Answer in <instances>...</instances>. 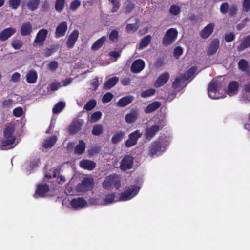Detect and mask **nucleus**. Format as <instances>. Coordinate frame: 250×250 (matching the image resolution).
Returning <instances> with one entry per match:
<instances>
[{
	"label": "nucleus",
	"mask_w": 250,
	"mask_h": 250,
	"mask_svg": "<svg viewBox=\"0 0 250 250\" xmlns=\"http://www.w3.org/2000/svg\"><path fill=\"white\" fill-rule=\"evenodd\" d=\"M50 90L54 91L57 90L60 86V83L58 82H53L49 84Z\"/></svg>",
	"instance_id": "obj_59"
},
{
	"label": "nucleus",
	"mask_w": 250,
	"mask_h": 250,
	"mask_svg": "<svg viewBox=\"0 0 250 250\" xmlns=\"http://www.w3.org/2000/svg\"><path fill=\"white\" fill-rule=\"evenodd\" d=\"M49 68L51 71L55 70L58 66V63L56 61H52L48 64Z\"/></svg>",
	"instance_id": "obj_62"
},
{
	"label": "nucleus",
	"mask_w": 250,
	"mask_h": 250,
	"mask_svg": "<svg viewBox=\"0 0 250 250\" xmlns=\"http://www.w3.org/2000/svg\"><path fill=\"white\" fill-rule=\"evenodd\" d=\"M125 132L119 131L113 136L111 142L113 144H116L119 143L124 137Z\"/></svg>",
	"instance_id": "obj_35"
},
{
	"label": "nucleus",
	"mask_w": 250,
	"mask_h": 250,
	"mask_svg": "<svg viewBox=\"0 0 250 250\" xmlns=\"http://www.w3.org/2000/svg\"><path fill=\"white\" fill-rule=\"evenodd\" d=\"M65 103L63 102H59L53 108V112L54 114L60 113L64 107Z\"/></svg>",
	"instance_id": "obj_42"
},
{
	"label": "nucleus",
	"mask_w": 250,
	"mask_h": 250,
	"mask_svg": "<svg viewBox=\"0 0 250 250\" xmlns=\"http://www.w3.org/2000/svg\"><path fill=\"white\" fill-rule=\"evenodd\" d=\"M103 127L101 124H96L93 127L92 133L95 136H99L103 133Z\"/></svg>",
	"instance_id": "obj_37"
},
{
	"label": "nucleus",
	"mask_w": 250,
	"mask_h": 250,
	"mask_svg": "<svg viewBox=\"0 0 250 250\" xmlns=\"http://www.w3.org/2000/svg\"><path fill=\"white\" fill-rule=\"evenodd\" d=\"M180 11V8L175 5H172L169 9L170 13L173 15H178Z\"/></svg>",
	"instance_id": "obj_56"
},
{
	"label": "nucleus",
	"mask_w": 250,
	"mask_h": 250,
	"mask_svg": "<svg viewBox=\"0 0 250 250\" xmlns=\"http://www.w3.org/2000/svg\"><path fill=\"white\" fill-rule=\"evenodd\" d=\"M80 166L84 169L91 170L95 167L96 163L91 160H83L80 162Z\"/></svg>",
	"instance_id": "obj_22"
},
{
	"label": "nucleus",
	"mask_w": 250,
	"mask_h": 250,
	"mask_svg": "<svg viewBox=\"0 0 250 250\" xmlns=\"http://www.w3.org/2000/svg\"><path fill=\"white\" fill-rule=\"evenodd\" d=\"M138 21H139L138 19H136V23L134 24H128L127 25L126 27V30L127 32H134L136 31L139 27L138 25Z\"/></svg>",
	"instance_id": "obj_41"
},
{
	"label": "nucleus",
	"mask_w": 250,
	"mask_h": 250,
	"mask_svg": "<svg viewBox=\"0 0 250 250\" xmlns=\"http://www.w3.org/2000/svg\"><path fill=\"white\" fill-rule=\"evenodd\" d=\"M178 35V31L175 28H170L167 30L163 39L162 43L165 45L172 44L175 40Z\"/></svg>",
	"instance_id": "obj_4"
},
{
	"label": "nucleus",
	"mask_w": 250,
	"mask_h": 250,
	"mask_svg": "<svg viewBox=\"0 0 250 250\" xmlns=\"http://www.w3.org/2000/svg\"><path fill=\"white\" fill-rule=\"evenodd\" d=\"M160 129V127L158 125H154L149 128H148L145 133V138L148 140H150L155 135Z\"/></svg>",
	"instance_id": "obj_19"
},
{
	"label": "nucleus",
	"mask_w": 250,
	"mask_h": 250,
	"mask_svg": "<svg viewBox=\"0 0 250 250\" xmlns=\"http://www.w3.org/2000/svg\"><path fill=\"white\" fill-rule=\"evenodd\" d=\"M214 26L215 25L213 23H210L207 25L201 31L200 33L201 37L203 39H206L209 37L213 31Z\"/></svg>",
	"instance_id": "obj_15"
},
{
	"label": "nucleus",
	"mask_w": 250,
	"mask_h": 250,
	"mask_svg": "<svg viewBox=\"0 0 250 250\" xmlns=\"http://www.w3.org/2000/svg\"><path fill=\"white\" fill-rule=\"evenodd\" d=\"M238 66L240 70L246 72L249 66V63L246 60L241 59L238 62Z\"/></svg>",
	"instance_id": "obj_39"
},
{
	"label": "nucleus",
	"mask_w": 250,
	"mask_h": 250,
	"mask_svg": "<svg viewBox=\"0 0 250 250\" xmlns=\"http://www.w3.org/2000/svg\"><path fill=\"white\" fill-rule=\"evenodd\" d=\"M56 49L54 46H52L50 48H46L44 50V54L46 57H48L50 56L55 50Z\"/></svg>",
	"instance_id": "obj_58"
},
{
	"label": "nucleus",
	"mask_w": 250,
	"mask_h": 250,
	"mask_svg": "<svg viewBox=\"0 0 250 250\" xmlns=\"http://www.w3.org/2000/svg\"><path fill=\"white\" fill-rule=\"evenodd\" d=\"M133 162V158L131 156L126 155L121 162V169L124 170L130 169L132 167Z\"/></svg>",
	"instance_id": "obj_9"
},
{
	"label": "nucleus",
	"mask_w": 250,
	"mask_h": 250,
	"mask_svg": "<svg viewBox=\"0 0 250 250\" xmlns=\"http://www.w3.org/2000/svg\"><path fill=\"white\" fill-rule=\"evenodd\" d=\"M139 190V188L137 187H131L122 193L120 199L123 201L129 200L137 194Z\"/></svg>",
	"instance_id": "obj_6"
},
{
	"label": "nucleus",
	"mask_w": 250,
	"mask_h": 250,
	"mask_svg": "<svg viewBox=\"0 0 250 250\" xmlns=\"http://www.w3.org/2000/svg\"><path fill=\"white\" fill-rule=\"evenodd\" d=\"M67 29V25L66 22L65 21L62 22L57 27L55 32L56 37L59 38L60 37L64 36L66 32Z\"/></svg>",
	"instance_id": "obj_18"
},
{
	"label": "nucleus",
	"mask_w": 250,
	"mask_h": 250,
	"mask_svg": "<svg viewBox=\"0 0 250 250\" xmlns=\"http://www.w3.org/2000/svg\"><path fill=\"white\" fill-rule=\"evenodd\" d=\"M225 40L227 42H230L232 41L235 38V35L232 33L226 34L225 35Z\"/></svg>",
	"instance_id": "obj_60"
},
{
	"label": "nucleus",
	"mask_w": 250,
	"mask_h": 250,
	"mask_svg": "<svg viewBox=\"0 0 250 250\" xmlns=\"http://www.w3.org/2000/svg\"><path fill=\"white\" fill-rule=\"evenodd\" d=\"M142 134L139 130H136L129 135V139L125 142V146L127 147H131L136 144L137 140Z\"/></svg>",
	"instance_id": "obj_7"
},
{
	"label": "nucleus",
	"mask_w": 250,
	"mask_h": 250,
	"mask_svg": "<svg viewBox=\"0 0 250 250\" xmlns=\"http://www.w3.org/2000/svg\"><path fill=\"white\" fill-rule=\"evenodd\" d=\"M139 115L138 110L137 109H132L130 113L126 114L125 117V120L126 123L131 124L136 121Z\"/></svg>",
	"instance_id": "obj_21"
},
{
	"label": "nucleus",
	"mask_w": 250,
	"mask_h": 250,
	"mask_svg": "<svg viewBox=\"0 0 250 250\" xmlns=\"http://www.w3.org/2000/svg\"><path fill=\"white\" fill-rule=\"evenodd\" d=\"M37 79V74L35 70H30L26 75V81L29 83H34L36 82Z\"/></svg>",
	"instance_id": "obj_30"
},
{
	"label": "nucleus",
	"mask_w": 250,
	"mask_h": 250,
	"mask_svg": "<svg viewBox=\"0 0 250 250\" xmlns=\"http://www.w3.org/2000/svg\"><path fill=\"white\" fill-rule=\"evenodd\" d=\"M196 70L197 68L196 67H192L185 74L181 75V76L185 81L188 80L195 73Z\"/></svg>",
	"instance_id": "obj_36"
},
{
	"label": "nucleus",
	"mask_w": 250,
	"mask_h": 250,
	"mask_svg": "<svg viewBox=\"0 0 250 250\" xmlns=\"http://www.w3.org/2000/svg\"><path fill=\"white\" fill-rule=\"evenodd\" d=\"M21 2V0H9V6L13 9H16L20 5Z\"/></svg>",
	"instance_id": "obj_49"
},
{
	"label": "nucleus",
	"mask_w": 250,
	"mask_h": 250,
	"mask_svg": "<svg viewBox=\"0 0 250 250\" xmlns=\"http://www.w3.org/2000/svg\"><path fill=\"white\" fill-rule=\"evenodd\" d=\"M94 181L92 178H85L81 183L78 184L76 188L78 192H85L93 188Z\"/></svg>",
	"instance_id": "obj_5"
},
{
	"label": "nucleus",
	"mask_w": 250,
	"mask_h": 250,
	"mask_svg": "<svg viewBox=\"0 0 250 250\" xmlns=\"http://www.w3.org/2000/svg\"><path fill=\"white\" fill-rule=\"evenodd\" d=\"M102 116V113L100 111H96L94 112L91 116L90 122L96 123L97 122Z\"/></svg>",
	"instance_id": "obj_44"
},
{
	"label": "nucleus",
	"mask_w": 250,
	"mask_h": 250,
	"mask_svg": "<svg viewBox=\"0 0 250 250\" xmlns=\"http://www.w3.org/2000/svg\"><path fill=\"white\" fill-rule=\"evenodd\" d=\"M219 46V41L217 39L213 40L208 47L207 54L209 56L214 54Z\"/></svg>",
	"instance_id": "obj_16"
},
{
	"label": "nucleus",
	"mask_w": 250,
	"mask_h": 250,
	"mask_svg": "<svg viewBox=\"0 0 250 250\" xmlns=\"http://www.w3.org/2000/svg\"><path fill=\"white\" fill-rule=\"evenodd\" d=\"M221 83L217 79H213L209 83L208 87V96L212 99H219L222 98L219 93L221 89Z\"/></svg>",
	"instance_id": "obj_1"
},
{
	"label": "nucleus",
	"mask_w": 250,
	"mask_h": 250,
	"mask_svg": "<svg viewBox=\"0 0 250 250\" xmlns=\"http://www.w3.org/2000/svg\"><path fill=\"white\" fill-rule=\"evenodd\" d=\"M229 10V4L227 2H225L222 4L220 6V11L223 14H225Z\"/></svg>",
	"instance_id": "obj_57"
},
{
	"label": "nucleus",
	"mask_w": 250,
	"mask_h": 250,
	"mask_svg": "<svg viewBox=\"0 0 250 250\" xmlns=\"http://www.w3.org/2000/svg\"><path fill=\"white\" fill-rule=\"evenodd\" d=\"M115 199V195L114 194L111 193L107 195L105 199H104V204L107 205L108 204L112 203Z\"/></svg>",
	"instance_id": "obj_50"
},
{
	"label": "nucleus",
	"mask_w": 250,
	"mask_h": 250,
	"mask_svg": "<svg viewBox=\"0 0 250 250\" xmlns=\"http://www.w3.org/2000/svg\"><path fill=\"white\" fill-rule=\"evenodd\" d=\"M169 78V75L168 73H164L159 76L155 81V86L159 87L164 85L168 81Z\"/></svg>",
	"instance_id": "obj_20"
},
{
	"label": "nucleus",
	"mask_w": 250,
	"mask_h": 250,
	"mask_svg": "<svg viewBox=\"0 0 250 250\" xmlns=\"http://www.w3.org/2000/svg\"><path fill=\"white\" fill-rule=\"evenodd\" d=\"M16 32V29L13 27L7 28L3 30L0 33V40L5 41Z\"/></svg>",
	"instance_id": "obj_13"
},
{
	"label": "nucleus",
	"mask_w": 250,
	"mask_h": 250,
	"mask_svg": "<svg viewBox=\"0 0 250 250\" xmlns=\"http://www.w3.org/2000/svg\"><path fill=\"white\" fill-rule=\"evenodd\" d=\"M79 37V32L77 30H74L68 38L67 41V46L69 48H71L74 45Z\"/></svg>",
	"instance_id": "obj_14"
},
{
	"label": "nucleus",
	"mask_w": 250,
	"mask_h": 250,
	"mask_svg": "<svg viewBox=\"0 0 250 250\" xmlns=\"http://www.w3.org/2000/svg\"><path fill=\"white\" fill-rule=\"evenodd\" d=\"M81 2L79 0H75L70 4V9L72 11H75L80 5Z\"/></svg>",
	"instance_id": "obj_54"
},
{
	"label": "nucleus",
	"mask_w": 250,
	"mask_h": 250,
	"mask_svg": "<svg viewBox=\"0 0 250 250\" xmlns=\"http://www.w3.org/2000/svg\"><path fill=\"white\" fill-rule=\"evenodd\" d=\"M155 90L153 89H150L146 90L141 93V96L144 98H146L154 94Z\"/></svg>",
	"instance_id": "obj_52"
},
{
	"label": "nucleus",
	"mask_w": 250,
	"mask_h": 250,
	"mask_svg": "<svg viewBox=\"0 0 250 250\" xmlns=\"http://www.w3.org/2000/svg\"><path fill=\"white\" fill-rule=\"evenodd\" d=\"M57 141V137L56 136H52L48 140H47L43 145V146L45 148L51 147L56 143Z\"/></svg>",
	"instance_id": "obj_38"
},
{
	"label": "nucleus",
	"mask_w": 250,
	"mask_h": 250,
	"mask_svg": "<svg viewBox=\"0 0 250 250\" xmlns=\"http://www.w3.org/2000/svg\"><path fill=\"white\" fill-rule=\"evenodd\" d=\"M183 52V48L180 46H177L174 50L173 55L176 59H178L182 54Z\"/></svg>",
	"instance_id": "obj_53"
},
{
	"label": "nucleus",
	"mask_w": 250,
	"mask_h": 250,
	"mask_svg": "<svg viewBox=\"0 0 250 250\" xmlns=\"http://www.w3.org/2000/svg\"><path fill=\"white\" fill-rule=\"evenodd\" d=\"M145 62L141 59L135 60L131 65V70L132 72L137 73L140 72L144 68Z\"/></svg>",
	"instance_id": "obj_12"
},
{
	"label": "nucleus",
	"mask_w": 250,
	"mask_h": 250,
	"mask_svg": "<svg viewBox=\"0 0 250 250\" xmlns=\"http://www.w3.org/2000/svg\"><path fill=\"white\" fill-rule=\"evenodd\" d=\"M49 191V187L47 184L38 185L37 187V190L34 196L36 197V195H38L39 196L42 197L44 194Z\"/></svg>",
	"instance_id": "obj_28"
},
{
	"label": "nucleus",
	"mask_w": 250,
	"mask_h": 250,
	"mask_svg": "<svg viewBox=\"0 0 250 250\" xmlns=\"http://www.w3.org/2000/svg\"><path fill=\"white\" fill-rule=\"evenodd\" d=\"M103 186L104 189H110L114 187L118 189L120 186V181L117 175H110L105 178L103 183Z\"/></svg>",
	"instance_id": "obj_2"
},
{
	"label": "nucleus",
	"mask_w": 250,
	"mask_h": 250,
	"mask_svg": "<svg viewBox=\"0 0 250 250\" xmlns=\"http://www.w3.org/2000/svg\"><path fill=\"white\" fill-rule=\"evenodd\" d=\"M96 105V101L95 100L89 101L84 106V109L87 111H90Z\"/></svg>",
	"instance_id": "obj_43"
},
{
	"label": "nucleus",
	"mask_w": 250,
	"mask_h": 250,
	"mask_svg": "<svg viewBox=\"0 0 250 250\" xmlns=\"http://www.w3.org/2000/svg\"><path fill=\"white\" fill-rule=\"evenodd\" d=\"M83 123V120L82 119L74 120L69 126V133L71 134H75L78 132L80 130Z\"/></svg>",
	"instance_id": "obj_10"
},
{
	"label": "nucleus",
	"mask_w": 250,
	"mask_h": 250,
	"mask_svg": "<svg viewBox=\"0 0 250 250\" xmlns=\"http://www.w3.org/2000/svg\"><path fill=\"white\" fill-rule=\"evenodd\" d=\"M73 208L76 209L82 208L87 206V202L82 197L74 198L71 202Z\"/></svg>",
	"instance_id": "obj_11"
},
{
	"label": "nucleus",
	"mask_w": 250,
	"mask_h": 250,
	"mask_svg": "<svg viewBox=\"0 0 250 250\" xmlns=\"http://www.w3.org/2000/svg\"><path fill=\"white\" fill-rule=\"evenodd\" d=\"M250 46V35L245 37L242 42L238 47V50L241 51Z\"/></svg>",
	"instance_id": "obj_32"
},
{
	"label": "nucleus",
	"mask_w": 250,
	"mask_h": 250,
	"mask_svg": "<svg viewBox=\"0 0 250 250\" xmlns=\"http://www.w3.org/2000/svg\"><path fill=\"white\" fill-rule=\"evenodd\" d=\"M161 149V146L159 142L158 141H155L154 142L149 149V154L153 156L155 154H156L157 152H158Z\"/></svg>",
	"instance_id": "obj_31"
},
{
	"label": "nucleus",
	"mask_w": 250,
	"mask_h": 250,
	"mask_svg": "<svg viewBox=\"0 0 250 250\" xmlns=\"http://www.w3.org/2000/svg\"><path fill=\"white\" fill-rule=\"evenodd\" d=\"M125 4V11L127 13L130 12L135 7V4L131 0H127Z\"/></svg>",
	"instance_id": "obj_48"
},
{
	"label": "nucleus",
	"mask_w": 250,
	"mask_h": 250,
	"mask_svg": "<svg viewBox=\"0 0 250 250\" xmlns=\"http://www.w3.org/2000/svg\"><path fill=\"white\" fill-rule=\"evenodd\" d=\"M243 9L246 12H248L250 8V0H244L243 3Z\"/></svg>",
	"instance_id": "obj_61"
},
{
	"label": "nucleus",
	"mask_w": 250,
	"mask_h": 250,
	"mask_svg": "<svg viewBox=\"0 0 250 250\" xmlns=\"http://www.w3.org/2000/svg\"><path fill=\"white\" fill-rule=\"evenodd\" d=\"M65 4V0H56L55 8L57 11L61 12L64 8Z\"/></svg>",
	"instance_id": "obj_40"
},
{
	"label": "nucleus",
	"mask_w": 250,
	"mask_h": 250,
	"mask_svg": "<svg viewBox=\"0 0 250 250\" xmlns=\"http://www.w3.org/2000/svg\"><path fill=\"white\" fill-rule=\"evenodd\" d=\"M118 32L114 30L111 31L109 35V39L113 42H116L118 40Z\"/></svg>",
	"instance_id": "obj_51"
},
{
	"label": "nucleus",
	"mask_w": 250,
	"mask_h": 250,
	"mask_svg": "<svg viewBox=\"0 0 250 250\" xmlns=\"http://www.w3.org/2000/svg\"><path fill=\"white\" fill-rule=\"evenodd\" d=\"M32 25L29 22L22 23L21 27L20 33L22 36L29 35L32 32Z\"/></svg>",
	"instance_id": "obj_17"
},
{
	"label": "nucleus",
	"mask_w": 250,
	"mask_h": 250,
	"mask_svg": "<svg viewBox=\"0 0 250 250\" xmlns=\"http://www.w3.org/2000/svg\"><path fill=\"white\" fill-rule=\"evenodd\" d=\"M23 45L22 42L19 39L14 40L11 42L12 46L15 49H20Z\"/></svg>",
	"instance_id": "obj_46"
},
{
	"label": "nucleus",
	"mask_w": 250,
	"mask_h": 250,
	"mask_svg": "<svg viewBox=\"0 0 250 250\" xmlns=\"http://www.w3.org/2000/svg\"><path fill=\"white\" fill-rule=\"evenodd\" d=\"M48 31L46 29H43L40 30L37 34L36 39L34 42V46L35 44L42 46L44 42L47 37Z\"/></svg>",
	"instance_id": "obj_8"
},
{
	"label": "nucleus",
	"mask_w": 250,
	"mask_h": 250,
	"mask_svg": "<svg viewBox=\"0 0 250 250\" xmlns=\"http://www.w3.org/2000/svg\"><path fill=\"white\" fill-rule=\"evenodd\" d=\"M106 40L105 36H103L100 39L97 40L92 45L91 50L97 51L99 50L104 43Z\"/></svg>",
	"instance_id": "obj_29"
},
{
	"label": "nucleus",
	"mask_w": 250,
	"mask_h": 250,
	"mask_svg": "<svg viewBox=\"0 0 250 250\" xmlns=\"http://www.w3.org/2000/svg\"><path fill=\"white\" fill-rule=\"evenodd\" d=\"M185 80L183 78V77L181 76H180L179 77L176 78L174 81L172 83V86L175 89H177L180 87V84L182 82H184Z\"/></svg>",
	"instance_id": "obj_45"
},
{
	"label": "nucleus",
	"mask_w": 250,
	"mask_h": 250,
	"mask_svg": "<svg viewBox=\"0 0 250 250\" xmlns=\"http://www.w3.org/2000/svg\"><path fill=\"white\" fill-rule=\"evenodd\" d=\"M113 98V95L110 92L105 93L102 99L103 103H106L110 102Z\"/></svg>",
	"instance_id": "obj_47"
},
{
	"label": "nucleus",
	"mask_w": 250,
	"mask_h": 250,
	"mask_svg": "<svg viewBox=\"0 0 250 250\" xmlns=\"http://www.w3.org/2000/svg\"><path fill=\"white\" fill-rule=\"evenodd\" d=\"M119 78L117 77H113L106 81L104 84V88L105 90H109L114 87L119 82Z\"/></svg>",
	"instance_id": "obj_26"
},
{
	"label": "nucleus",
	"mask_w": 250,
	"mask_h": 250,
	"mask_svg": "<svg viewBox=\"0 0 250 250\" xmlns=\"http://www.w3.org/2000/svg\"><path fill=\"white\" fill-rule=\"evenodd\" d=\"M13 132L14 127L12 126H8L5 128L4 134L6 139L2 142L1 147L2 149H4L5 147L8 146L14 143L15 137L12 135Z\"/></svg>",
	"instance_id": "obj_3"
},
{
	"label": "nucleus",
	"mask_w": 250,
	"mask_h": 250,
	"mask_svg": "<svg viewBox=\"0 0 250 250\" xmlns=\"http://www.w3.org/2000/svg\"><path fill=\"white\" fill-rule=\"evenodd\" d=\"M40 0H23V2L26 4L29 10L33 11L38 8Z\"/></svg>",
	"instance_id": "obj_23"
},
{
	"label": "nucleus",
	"mask_w": 250,
	"mask_h": 250,
	"mask_svg": "<svg viewBox=\"0 0 250 250\" xmlns=\"http://www.w3.org/2000/svg\"><path fill=\"white\" fill-rule=\"evenodd\" d=\"M134 99L133 96H125L120 99L117 103V105L119 107H124L131 103Z\"/></svg>",
	"instance_id": "obj_24"
},
{
	"label": "nucleus",
	"mask_w": 250,
	"mask_h": 250,
	"mask_svg": "<svg viewBox=\"0 0 250 250\" xmlns=\"http://www.w3.org/2000/svg\"><path fill=\"white\" fill-rule=\"evenodd\" d=\"M239 83L236 81H232L229 84L227 93L229 96H232L236 94L238 92Z\"/></svg>",
	"instance_id": "obj_25"
},
{
	"label": "nucleus",
	"mask_w": 250,
	"mask_h": 250,
	"mask_svg": "<svg viewBox=\"0 0 250 250\" xmlns=\"http://www.w3.org/2000/svg\"><path fill=\"white\" fill-rule=\"evenodd\" d=\"M85 145L83 140H80L79 144H78L75 148V152L78 154H83L85 150Z\"/></svg>",
	"instance_id": "obj_34"
},
{
	"label": "nucleus",
	"mask_w": 250,
	"mask_h": 250,
	"mask_svg": "<svg viewBox=\"0 0 250 250\" xmlns=\"http://www.w3.org/2000/svg\"><path fill=\"white\" fill-rule=\"evenodd\" d=\"M13 113L15 117H20L23 115V111L21 107H17L14 109Z\"/></svg>",
	"instance_id": "obj_55"
},
{
	"label": "nucleus",
	"mask_w": 250,
	"mask_h": 250,
	"mask_svg": "<svg viewBox=\"0 0 250 250\" xmlns=\"http://www.w3.org/2000/svg\"><path fill=\"white\" fill-rule=\"evenodd\" d=\"M161 105L160 102L155 101L148 105L145 109L146 113H150L156 110Z\"/></svg>",
	"instance_id": "obj_27"
},
{
	"label": "nucleus",
	"mask_w": 250,
	"mask_h": 250,
	"mask_svg": "<svg viewBox=\"0 0 250 250\" xmlns=\"http://www.w3.org/2000/svg\"><path fill=\"white\" fill-rule=\"evenodd\" d=\"M91 85L92 86L91 89L93 90H95L97 88L99 84L98 80L97 78L92 80Z\"/></svg>",
	"instance_id": "obj_64"
},
{
	"label": "nucleus",
	"mask_w": 250,
	"mask_h": 250,
	"mask_svg": "<svg viewBox=\"0 0 250 250\" xmlns=\"http://www.w3.org/2000/svg\"><path fill=\"white\" fill-rule=\"evenodd\" d=\"M151 40V36L150 35H147L144 37L139 44L138 49H143L145 47H146L150 43Z\"/></svg>",
	"instance_id": "obj_33"
},
{
	"label": "nucleus",
	"mask_w": 250,
	"mask_h": 250,
	"mask_svg": "<svg viewBox=\"0 0 250 250\" xmlns=\"http://www.w3.org/2000/svg\"><path fill=\"white\" fill-rule=\"evenodd\" d=\"M20 78V74L18 72H15L12 75L11 81L13 83H17L19 81Z\"/></svg>",
	"instance_id": "obj_63"
}]
</instances>
